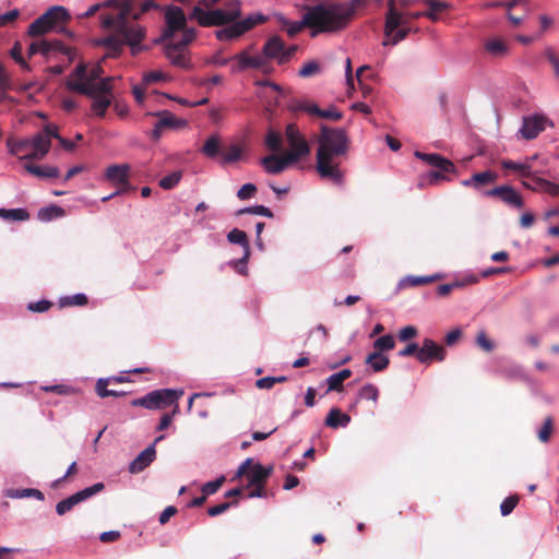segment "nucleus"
<instances>
[{
  "label": "nucleus",
  "instance_id": "f257e3e1",
  "mask_svg": "<svg viewBox=\"0 0 559 559\" xmlns=\"http://www.w3.org/2000/svg\"><path fill=\"white\" fill-rule=\"evenodd\" d=\"M316 153V170L322 179L342 185L344 171L341 167L349 151V139L344 129L322 124Z\"/></svg>",
  "mask_w": 559,
  "mask_h": 559
},
{
  "label": "nucleus",
  "instance_id": "f03ea898",
  "mask_svg": "<svg viewBox=\"0 0 559 559\" xmlns=\"http://www.w3.org/2000/svg\"><path fill=\"white\" fill-rule=\"evenodd\" d=\"M354 16V7L346 3H320L307 7L305 24L316 37L321 33H337L346 28Z\"/></svg>",
  "mask_w": 559,
  "mask_h": 559
},
{
  "label": "nucleus",
  "instance_id": "7ed1b4c3",
  "mask_svg": "<svg viewBox=\"0 0 559 559\" xmlns=\"http://www.w3.org/2000/svg\"><path fill=\"white\" fill-rule=\"evenodd\" d=\"M128 13V7H124L118 14L120 24L106 37L99 39L98 45L107 49L106 58H117L121 55L123 47H130L131 55L136 56L146 47L141 43L145 38L146 31L143 26H128L123 24V16Z\"/></svg>",
  "mask_w": 559,
  "mask_h": 559
},
{
  "label": "nucleus",
  "instance_id": "20e7f679",
  "mask_svg": "<svg viewBox=\"0 0 559 559\" xmlns=\"http://www.w3.org/2000/svg\"><path fill=\"white\" fill-rule=\"evenodd\" d=\"M104 69L100 63L93 64L87 68L86 64L80 63L68 79L67 87L82 95L94 96L99 93L111 92L112 78L102 79Z\"/></svg>",
  "mask_w": 559,
  "mask_h": 559
},
{
  "label": "nucleus",
  "instance_id": "39448f33",
  "mask_svg": "<svg viewBox=\"0 0 559 559\" xmlns=\"http://www.w3.org/2000/svg\"><path fill=\"white\" fill-rule=\"evenodd\" d=\"M241 15L240 0H229L225 9H202L197 5L190 15L203 27L221 26L236 21Z\"/></svg>",
  "mask_w": 559,
  "mask_h": 559
},
{
  "label": "nucleus",
  "instance_id": "423d86ee",
  "mask_svg": "<svg viewBox=\"0 0 559 559\" xmlns=\"http://www.w3.org/2000/svg\"><path fill=\"white\" fill-rule=\"evenodd\" d=\"M130 5L131 0H106L91 5L84 13L80 14L79 17L88 19L103 10L99 16L100 26L104 29L112 32L120 24L118 14L124 9V7H128L129 11Z\"/></svg>",
  "mask_w": 559,
  "mask_h": 559
},
{
  "label": "nucleus",
  "instance_id": "0eeeda50",
  "mask_svg": "<svg viewBox=\"0 0 559 559\" xmlns=\"http://www.w3.org/2000/svg\"><path fill=\"white\" fill-rule=\"evenodd\" d=\"M69 19L70 15L67 9L60 5L51 7L28 26L27 34L32 37L44 35Z\"/></svg>",
  "mask_w": 559,
  "mask_h": 559
},
{
  "label": "nucleus",
  "instance_id": "6e6552de",
  "mask_svg": "<svg viewBox=\"0 0 559 559\" xmlns=\"http://www.w3.org/2000/svg\"><path fill=\"white\" fill-rule=\"evenodd\" d=\"M182 395V391L171 389L156 390L147 393L141 399L132 402L133 406H142L147 409H163L168 406L177 404V401Z\"/></svg>",
  "mask_w": 559,
  "mask_h": 559
},
{
  "label": "nucleus",
  "instance_id": "1a4fd4ad",
  "mask_svg": "<svg viewBox=\"0 0 559 559\" xmlns=\"http://www.w3.org/2000/svg\"><path fill=\"white\" fill-rule=\"evenodd\" d=\"M195 33L193 29H186L182 38L176 43H168L165 46L166 58L178 68L187 69L190 67V61L186 56V47L194 39Z\"/></svg>",
  "mask_w": 559,
  "mask_h": 559
},
{
  "label": "nucleus",
  "instance_id": "9d476101",
  "mask_svg": "<svg viewBox=\"0 0 559 559\" xmlns=\"http://www.w3.org/2000/svg\"><path fill=\"white\" fill-rule=\"evenodd\" d=\"M267 17L261 13H255L247 16L241 21H234L229 26H226L216 32V37L219 40H229L240 37L245 33L252 29L255 25L262 24Z\"/></svg>",
  "mask_w": 559,
  "mask_h": 559
},
{
  "label": "nucleus",
  "instance_id": "9b49d317",
  "mask_svg": "<svg viewBox=\"0 0 559 559\" xmlns=\"http://www.w3.org/2000/svg\"><path fill=\"white\" fill-rule=\"evenodd\" d=\"M272 473L273 466L264 467L260 463L253 464L252 459H247L238 467L236 476H246L248 479L247 487H250L251 485H265Z\"/></svg>",
  "mask_w": 559,
  "mask_h": 559
},
{
  "label": "nucleus",
  "instance_id": "f8f14e48",
  "mask_svg": "<svg viewBox=\"0 0 559 559\" xmlns=\"http://www.w3.org/2000/svg\"><path fill=\"white\" fill-rule=\"evenodd\" d=\"M231 72H243L248 69L262 70L269 72L270 64L263 56H251L248 49H243L237 55L231 57Z\"/></svg>",
  "mask_w": 559,
  "mask_h": 559
},
{
  "label": "nucleus",
  "instance_id": "ddd939ff",
  "mask_svg": "<svg viewBox=\"0 0 559 559\" xmlns=\"http://www.w3.org/2000/svg\"><path fill=\"white\" fill-rule=\"evenodd\" d=\"M285 136L290 147V150L286 151L285 154L294 155V163H297L302 157L309 155L310 145L295 123H289L286 127Z\"/></svg>",
  "mask_w": 559,
  "mask_h": 559
},
{
  "label": "nucleus",
  "instance_id": "4468645a",
  "mask_svg": "<svg viewBox=\"0 0 559 559\" xmlns=\"http://www.w3.org/2000/svg\"><path fill=\"white\" fill-rule=\"evenodd\" d=\"M104 488H105V485L103 483H96L91 487L84 488V489L71 495L70 497L59 501L56 506V512L59 515H63L67 512L71 511L74 506L102 492L104 490Z\"/></svg>",
  "mask_w": 559,
  "mask_h": 559
},
{
  "label": "nucleus",
  "instance_id": "2eb2a0df",
  "mask_svg": "<svg viewBox=\"0 0 559 559\" xmlns=\"http://www.w3.org/2000/svg\"><path fill=\"white\" fill-rule=\"evenodd\" d=\"M165 19L167 28L164 31L162 36L155 40L156 44L170 39L177 31H186L187 20L181 8H169L165 14Z\"/></svg>",
  "mask_w": 559,
  "mask_h": 559
},
{
  "label": "nucleus",
  "instance_id": "dca6fc26",
  "mask_svg": "<svg viewBox=\"0 0 559 559\" xmlns=\"http://www.w3.org/2000/svg\"><path fill=\"white\" fill-rule=\"evenodd\" d=\"M546 126H554V123L544 115H532L523 117L522 127L519 131L521 136L525 140H533L539 135Z\"/></svg>",
  "mask_w": 559,
  "mask_h": 559
},
{
  "label": "nucleus",
  "instance_id": "f3484780",
  "mask_svg": "<svg viewBox=\"0 0 559 559\" xmlns=\"http://www.w3.org/2000/svg\"><path fill=\"white\" fill-rule=\"evenodd\" d=\"M445 355L447 352L441 345L430 338H425L418 349V361L425 365H429L432 360L443 361Z\"/></svg>",
  "mask_w": 559,
  "mask_h": 559
},
{
  "label": "nucleus",
  "instance_id": "a211bd4d",
  "mask_svg": "<svg viewBox=\"0 0 559 559\" xmlns=\"http://www.w3.org/2000/svg\"><path fill=\"white\" fill-rule=\"evenodd\" d=\"M485 195L498 198L506 204L515 209H521L524 205L522 195L511 186H499L485 192Z\"/></svg>",
  "mask_w": 559,
  "mask_h": 559
},
{
  "label": "nucleus",
  "instance_id": "6ab92c4d",
  "mask_svg": "<svg viewBox=\"0 0 559 559\" xmlns=\"http://www.w3.org/2000/svg\"><path fill=\"white\" fill-rule=\"evenodd\" d=\"M294 155L292 154H283L278 155H269L261 159V165L264 167L265 171L272 175H277L283 173L294 163Z\"/></svg>",
  "mask_w": 559,
  "mask_h": 559
},
{
  "label": "nucleus",
  "instance_id": "aec40b11",
  "mask_svg": "<svg viewBox=\"0 0 559 559\" xmlns=\"http://www.w3.org/2000/svg\"><path fill=\"white\" fill-rule=\"evenodd\" d=\"M164 439V436H159L155 439L154 443L143 450L129 465V472L138 474L145 469L156 456L155 444Z\"/></svg>",
  "mask_w": 559,
  "mask_h": 559
},
{
  "label": "nucleus",
  "instance_id": "412c9836",
  "mask_svg": "<svg viewBox=\"0 0 559 559\" xmlns=\"http://www.w3.org/2000/svg\"><path fill=\"white\" fill-rule=\"evenodd\" d=\"M51 51H59L63 55L69 53L68 47H66L59 40H53V41L41 40V41L31 43L28 50H27V56H28V58H32L36 53H40L45 57H48Z\"/></svg>",
  "mask_w": 559,
  "mask_h": 559
},
{
  "label": "nucleus",
  "instance_id": "4be33fe9",
  "mask_svg": "<svg viewBox=\"0 0 559 559\" xmlns=\"http://www.w3.org/2000/svg\"><path fill=\"white\" fill-rule=\"evenodd\" d=\"M501 167L506 170H513L519 174L522 178H530L534 180L536 175H547V170L544 169H534L532 163L530 162H514L511 159L501 160Z\"/></svg>",
  "mask_w": 559,
  "mask_h": 559
},
{
  "label": "nucleus",
  "instance_id": "5701e85b",
  "mask_svg": "<svg viewBox=\"0 0 559 559\" xmlns=\"http://www.w3.org/2000/svg\"><path fill=\"white\" fill-rule=\"evenodd\" d=\"M415 156L418 159L428 164L429 166H432L436 169H440L441 171H444V173H454L455 171L454 164L450 159H448L439 154L423 153V152L416 151Z\"/></svg>",
  "mask_w": 559,
  "mask_h": 559
},
{
  "label": "nucleus",
  "instance_id": "b1692460",
  "mask_svg": "<svg viewBox=\"0 0 559 559\" xmlns=\"http://www.w3.org/2000/svg\"><path fill=\"white\" fill-rule=\"evenodd\" d=\"M415 156L418 159L428 164L429 166H432L436 169H440L441 171H444V173H454L455 171L454 164L450 159H448L439 154L423 153V152L416 151Z\"/></svg>",
  "mask_w": 559,
  "mask_h": 559
},
{
  "label": "nucleus",
  "instance_id": "393cba45",
  "mask_svg": "<svg viewBox=\"0 0 559 559\" xmlns=\"http://www.w3.org/2000/svg\"><path fill=\"white\" fill-rule=\"evenodd\" d=\"M32 145V153L26 154L28 159H43L49 152L51 141H49L47 134L37 132L32 139H29Z\"/></svg>",
  "mask_w": 559,
  "mask_h": 559
},
{
  "label": "nucleus",
  "instance_id": "a878e982",
  "mask_svg": "<svg viewBox=\"0 0 559 559\" xmlns=\"http://www.w3.org/2000/svg\"><path fill=\"white\" fill-rule=\"evenodd\" d=\"M227 239L229 242L237 243V245L241 246L243 249V255L241 259H239L236 262V265L246 264L250 257V243H249L247 234L243 230L234 228L233 230H230L228 233Z\"/></svg>",
  "mask_w": 559,
  "mask_h": 559
},
{
  "label": "nucleus",
  "instance_id": "bb28decb",
  "mask_svg": "<svg viewBox=\"0 0 559 559\" xmlns=\"http://www.w3.org/2000/svg\"><path fill=\"white\" fill-rule=\"evenodd\" d=\"M129 171L130 166L123 165H111L106 169V178L116 186H124L129 183Z\"/></svg>",
  "mask_w": 559,
  "mask_h": 559
},
{
  "label": "nucleus",
  "instance_id": "cd10ccee",
  "mask_svg": "<svg viewBox=\"0 0 559 559\" xmlns=\"http://www.w3.org/2000/svg\"><path fill=\"white\" fill-rule=\"evenodd\" d=\"M498 179V175L495 171L486 170L481 173L473 174L468 179L462 181L464 187H472L474 189H479L484 186L496 182Z\"/></svg>",
  "mask_w": 559,
  "mask_h": 559
},
{
  "label": "nucleus",
  "instance_id": "c85d7f7f",
  "mask_svg": "<svg viewBox=\"0 0 559 559\" xmlns=\"http://www.w3.org/2000/svg\"><path fill=\"white\" fill-rule=\"evenodd\" d=\"M284 50V40L277 36L274 35L270 37L266 43L263 46V57L265 59H277L280 62V57L282 55V51Z\"/></svg>",
  "mask_w": 559,
  "mask_h": 559
},
{
  "label": "nucleus",
  "instance_id": "c756f323",
  "mask_svg": "<svg viewBox=\"0 0 559 559\" xmlns=\"http://www.w3.org/2000/svg\"><path fill=\"white\" fill-rule=\"evenodd\" d=\"M147 115L159 117V127H163L164 129H181L187 126V121L185 119L177 118L167 110L148 112Z\"/></svg>",
  "mask_w": 559,
  "mask_h": 559
},
{
  "label": "nucleus",
  "instance_id": "7c9ffc66",
  "mask_svg": "<svg viewBox=\"0 0 559 559\" xmlns=\"http://www.w3.org/2000/svg\"><path fill=\"white\" fill-rule=\"evenodd\" d=\"M111 92L99 93L94 96L92 103V111L97 117H105L108 107L111 105Z\"/></svg>",
  "mask_w": 559,
  "mask_h": 559
},
{
  "label": "nucleus",
  "instance_id": "2f4dec72",
  "mask_svg": "<svg viewBox=\"0 0 559 559\" xmlns=\"http://www.w3.org/2000/svg\"><path fill=\"white\" fill-rule=\"evenodd\" d=\"M402 22H403L402 25H400L399 27H394L390 32V34L386 33V23L384 24L385 39L382 43L383 46H388V45L394 46L407 37V35L409 33V28L405 26V22L403 19H402Z\"/></svg>",
  "mask_w": 559,
  "mask_h": 559
},
{
  "label": "nucleus",
  "instance_id": "473e14b6",
  "mask_svg": "<svg viewBox=\"0 0 559 559\" xmlns=\"http://www.w3.org/2000/svg\"><path fill=\"white\" fill-rule=\"evenodd\" d=\"M439 278H441V275H439V274H435V275H430V276L409 275L400 281L399 287L404 289V288H409V287L423 286V285H427L432 282H436Z\"/></svg>",
  "mask_w": 559,
  "mask_h": 559
},
{
  "label": "nucleus",
  "instance_id": "72a5a7b5",
  "mask_svg": "<svg viewBox=\"0 0 559 559\" xmlns=\"http://www.w3.org/2000/svg\"><path fill=\"white\" fill-rule=\"evenodd\" d=\"M9 152L12 155H21V158H27L26 154L32 153V145L29 139L13 140L9 139L7 142Z\"/></svg>",
  "mask_w": 559,
  "mask_h": 559
},
{
  "label": "nucleus",
  "instance_id": "f704fd0d",
  "mask_svg": "<svg viewBox=\"0 0 559 559\" xmlns=\"http://www.w3.org/2000/svg\"><path fill=\"white\" fill-rule=\"evenodd\" d=\"M24 168L27 173L39 178H57L60 175L56 166H39L34 164H25Z\"/></svg>",
  "mask_w": 559,
  "mask_h": 559
},
{
  "label": "nucleus",
  "instance_id": "c9c22d12",
  "mask_svg": "<svg viewBox=\"0 0 559 559\" xmlns=\"http://www.w3.org/2000/svg\"><path fill=\"white\" fill-rule=\"evenodd\" d=\"M350 421V417L347 414L342 413L340 408L333 407L330 409L325 425L330 428L345 427Z\"/></svg>",
  "mask_w": 559,
  "mask_h": 559
},
{
  "label": "nucleus",
  "instance_id": "e433bc0d",
  "mask_svg": "<svg viewBox=\"0 0 559 559\" xmlns=\"http://www.w3.org/2000/svg\"><path fill=\"white\" fill-rule=\"evenodd\" d=\"M352 376V371L349 369H343L340 372L331 374L326 379L328 384V392L330 391H336L341 392L343 391V382L347 380Z\"/></svg>",
  "mask_w": 559,
  "mask_h": 559
},
{
  "label": "nucleus",
  "instance_id": "4c0bfd02",
  "mask_svg": "<svg viewBox=\"0 0 559 559\" xmlns=\"http://www.w3.org/2000/svg\"><path fill=\"white\" fill-rule=\"evenodd\" d=\"M486 51L492 57H504L509 52L508 44L500 38H491L485 43Z\"/></svg>",
  "mask_w": 559,
  "mask_h": 559
},
{
  "label": "nucleus",
  "instance_id": "58836bf2",
  "mask_svg": "<svg viewBox=\"0 0 559 559\" xmlns=\"http://www.w3.org/2000/svg\"><path fill=\"white\" fill-rule=\"evenodd\" d=\"M385 16L388 34H390L394 27L402 25V14L395 8V0H388V11Z\"/></svg>",
  "mask_w": 559,
  "mask_h": 559
},
{
  "label": "nucleus",
  "instance_id": "ea45409f",
  "mask_svg": "<svg viewBox=\"0 0 559 559\" xmlns=\"http://www.w3.org/2000/svg\"><path fill=\"white\" fill-rule=\"evenodd\" d=\"M365 362L371 366L374 372H380L388 368L390 359L381 353L373 352L367 356Z\"/></svg>",
  "mask_w": 559,
  "mask_h": 559
},
{
  "label": "nucleus",
  "instance_id": "a19ab883",
  "mask_svg": "<svg viewBox=\"0 0 559 559\" xmlns=\"http://www.w3.org/2000/svg\"><path fill=\"white\" fill-rule=\"evenodd\" d=\"M426 3L428 4L429 10L423 12V14H425V17L429 19L432 22H437L439 20L440 13H442L449 8V4L447 2L438 0H426Z\"/></svg>",
  "mask_w": 559,
  "mask_h": 559
},
{
  "label": "nucleus",
  "instance_id": "79ce46f5",
  "mask_svg": "<svg viewBox=\"0 0 559 559\" xmlns=\"http://www.w3.org/2000/svg\"><path fill=\"white\" fill-rule=\"evenodd\" d=\"M110 385V380L107 379H98L95 384V391L97 395L102 399L105 397H120L124 396L127 393L124 391H116V390H109L108 386Z\"/></svg>",
  "mask_w": 559,
  "mask_h": 559
},
{
  "label": "nucleus",
  "instance_id": "37998d69",
  "mask_svg": "<svg viewBox=\"0 0 559 559\" xmlns=\"http://www.w3.org/2000/svg\"><path fill=\"white\" fill-rule=\"evenodd\" d=\"M7 497L13 498V499H21V498H35L37 500H44L45 496L44 493L34 488H26V489H9L7 491Z\"/></svg>",
  "mask_w": 559,
  "mask_h": 559
},
{
  "label": "nucleus",
  "instance_id": "c03bdc74",
  "mask_svg": "<svg viewBox=\"0 0 559 559\" xmlns=\"http://www.w3.org/2000/svg\"><path fill=\"white\" fill-rule=\"evenodd\" d=\"M0 217L7 221H27L29 213L25 209H0Z\"/></svg>",
  "mask_w": 559,
  "mask_h": 559
},
{
  "label": "nucleus",
  "instance_id": "a18cd8bd",
  "mask_svg": "<svg viewBox=\"0 0 559 559\" xmlns=\"http://www.w3.org/2000/svg\"><path fill=\"white\" fill-rule=\"evenodd\" d=\"M264 143L266 147L273 152H280L283 148V138L282 134L273 129H270Z\"/></svg>",
  "mask_w": 559,
  "mask_h": 559
},
{
  "label": "nucleus",
  "instance_id": "49530a36",
  "mask_svg": "<svg viewBox=\"0 0 559 559\" xmlns=\"http://www.w3.org/2000/svg\"><path fill=\"white\" fill-rule=\"evenodd\" d=\"M395 347V340L393 335L386 334L383 336H380L373 342V348L376 353L388 352Z\"/></svg>",
  "mask_w": 559,
  "mask_h": 559
},
{
  "label": "nucleus",
  "instance_id": "de8ad7c7",
  "mask_svg": "<svg viewBox=\"0 0 559 559\" xmlns=\"http://www.w3.org/2000/svg\"><path fill=\"white\" fill-rule=\"evenodd\" d=\"M201 152L207 157H215L219 152V138L218 135H211L204 143Z\"/></svg>",
  "mask_w": 559,
  "mask_h": 559
},
{
  "label": "nucleus",
  "instance_id": "09e8293b",
  "mask_svg": "<svg viewBox=\"0 0 559 559\" xmlns=\"http://www.w3.org/2000/svg\"><path fill=\"white\" fill-rule=\"evenodd\" d=\"M64 214L63 209L57 205L43 207L38 211V218L43 222L51 221L55 217H60Z\"/></svg>",
  "mask_w": 559,
  "mask_h": 559
},
{
  "label": "nucleus",
  "instance_id": "8fccbe9b",
  "mask_svg": "<svg viewBox=\"0 0 559 559\" xmlns=\"http://www.w3.org/2000/svg\"><path fill=\"white\" fill-rule=\"evenodd\" d=\"M23 52V46L20 41H15L13 47L10 50V56L12 59L24 70V71H31L29 64L26 62V60L22 56Z\"/></svg>",
  "mask_w": 559,
  "mask_h": 559
},
{
  "label": "nucleus",
  "instance_id": "3c124183",
  "mask_svg": "<svg viewBox=\"0 0 559 559\" xmlns=\"http://www.w3.org/2000/svg\"><path fill=\"white\" fill-rule=\"evenodd\" d=\"M136 2H138V0H131L130 10L123 16V24L124 25H128V26H140L139 24L133 23V22L139 21L142 17V15L144 14V12H141V9H139V10L134 9Z\"/></svg>",
  "mask_w": 559,
  "mask_h": 559
},
{
  "label": "nucleus",
  "instance_id": "603ef678",
  "mask_svg": "<svg viewBox=\"0 0 559 559\" xmlns=\"http://www.w3.org/2000/svg\"><path fill=\"white\" fill-rule=\"evenodd\" d=\"M88 299L84 294H75L73 296H67L60 299V307H72V306H85Z\"/></svg>",
  "mask_w": 559,
  "mask_h": 559
},
{
  "label": "nucleus",
  "instance_id": "864d4df0",
  "mask_svg": "<svg viewBox=\"0 0 559 559\" xmlns=\"http://www.w3.org/2000/svg\"><path fill=\"white\" fill-rule=\"evenodd\" d=\"M14 88V82L5 69V67L0 63V93H5Z\"/></svg>",
  "mask_w": 559,
  "mask_h": 559
},
{
  "label": "nucleus",
  "instance_id": "5fc2aeb1",
  "mask_svg": "<svg viewBox=\"0 0 559 559\" xmlns=\"http://www.w3.org/2000/svg\"><path fill=\"white\" fill-rule=\"evenodd\" d=\"M533 181L539 187V190L551 195H557L559 193V186L542 178L540 175H536Z\"/></svg>",
  "mask_w": 559,
  "mask_h": 559
},
{
  "label": "nucleus",
  "instance_id": "6e6d98bb",
  "mask_svg": "<svg viewBox=\"0 0 559 559\" xmlns=\"http://www.w3.org/2000/svg\"><path fill=\"white\" fill-rule=\"evenodd\" d=\"M520 501V496L514 493L507 497L500 504V512L503 516L509 515L515 509Z\"/></svg>",
  "mask_w": 559,
  "mask_h": 559
},
{
  "label": "nucleus",
  "instance_id": "4d7b16f0",
  "mask_svg": "<svg viewBox=\"0 0 559 559\" xmlns=\"http://www.w3.org/2000/svg\"><path fill=\"white\" fill-rule=\"evenodd\" d=\"M501 373L509 379L525 380L526 376L523 368L520 365H511L503 367Z\"/></svg>",
  "mask_w": 559,
  "mask_h": 559
},
{
  "label": "nucleus",
  "instance_id": "13d9d810",
  "mask_svg": "<svg viewBox=\"0 0 559 559\" xmlns=\"http://www.w3.org/2000/svg\"><path fill=\"white\" fill-rule=\"evenodd\" d=\"M181 177V171H174L159 180V187L164 190H170L179 183Z\"/></svg>",
  "mask_w": 559,
  "mask_h": 559
},
{
  "label": "nucleus",
  "instance_id": "bf43d9fd",
  "mask_svg": "<svg viewBox=\"0 0 559 559\" xmlns=\"http://www.w3.org/2000/svg\"><path fill=\"white\" fill-rule=\"evenodd\" d=\"M237 214L238 215L255 214V215H262L265 217H273L272 211L264 205H254V206H250V207H245V209L239 210Z\"/></svg>",
  "mask_w": 559,
  "mask_h": 559
},
{
  "label": "nucleus",
  "instance_id": "052dcab7",
  "mask_svg": "<svg viewBox=\"0 0 559 559\" xmlns=\"http://www.w3.org/2000/svg\"><path fill=\"white\" fill-rule=\"evenodd\" d=\"M554 430V419L548 416L538 431V438L542 442H548Z\"/></svg>",
  "mask_w": 559,
  "mask_h": 559
},
{
  "label": "nucleus",
  "instance_id": "680f3d73",
  "mask_svg": "<svg viewBox=\"0 0 559 559\" xmlns=\"http://www.w3.org/2000/svg\"><path fill=\"white\" fill-rule=\"evenodd\" d=\"M225 480H226L225 476H221L213 481L205 483L201 489L202 493H204L206 497L214 495L223 486Z\"/></svg>",
  "mask_w": 559,
  "mask_h": 559
},
{
  "label": "nucleus",
  "instance_id": "e2e57ef3",
  "mask_svg": "<svg viewBox=\"0 0 559 559\" xmlns=\"http://www.w3.org/2000/svg\"><path fill=\"white\" fill-rule=\"evenodd\" d=\"M359 396L362 400H370L376 402L379 397V390L373 384H366L359 390Z\"/></svg>",
  "mask_w": 559,
  "mask_h": 559
},
{
  "label": "nucleus",
  "instance_id": "0e129e2a",
  "mask_svg": "<svg viewBox=\"0 0 559 559\" xmlns=\"http://www.w3.org/2000/svg\"><path fill=\"white\" fill-rule=\"evenodd\" d=\"M320 71V64L317 61H309L305 63L298 71L299 76L309 78Z\"/></svg>",
  "mask_w": 559,
  "mask_h": 559
},
{
  "label": "nucleus",
  "instance_id": "69168bd1",
  "mask_svg": "<svg viewBox=\"0 0 559 559\" xmlns=\"http://www.w3.org/2000/svg\"><path fill=\"white\" fill-rule=\"evenodd\" d=\"M524 162L532 163L534 169H544L546 170V167L548 166V158L543 157L540 154L535 153L532 156L525 157Z\"/></svg>",
  "mask_w": 559,
  "mask_h": 559
},
{
  "label": "nucleus",
  "instance_id": "338daca9",
  "mask_svg": "<svg viewBox=\"0 0 559 559\" xmlns=\"http://www.w3.org/2000/svg\"><path fill=\"white\" fill-rule=\"evenodd\" d=\"M476 344L485 352H491L495 347L492 341L489 340L484 331L477 334Z\"/></svg>",
  "mask_w": 559,
  "mask_h": 559
},
{
  "label": "nucleus",
  "instance_id": "774afa93",
  "mask_svg": "<svg viewBox=\"0 0 559 559\" xmlns=\"http://www.w3.org/2000/svg\"><path fill=\"white\" fill-rule=\"evenodd\" d=\"M545 56L549 63L552 66L556 78L559 79V57L551 48L546 49Z\"/></svg>",
  "mask_w": 559,
  "mask_h": 559
}]
</instances>
